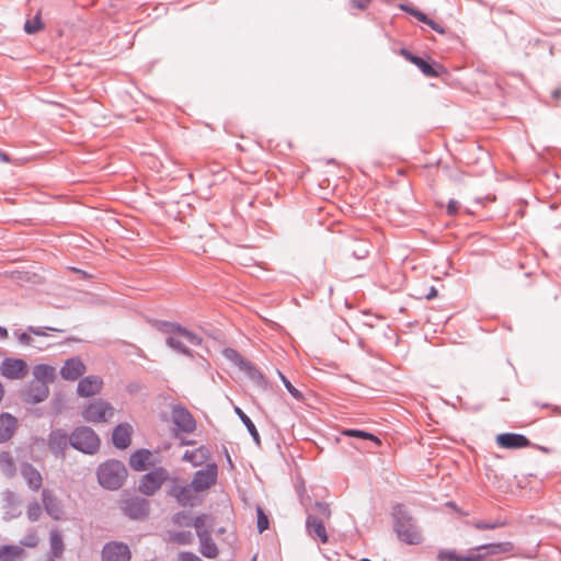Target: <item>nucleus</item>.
<instances>
[{
    "mask_svg": "<svg viewBox=\"0 0 561 561\" xmlns=\"http://www.w3.org/2000/svg\"><path fill=\"white\" fill-rule=\"evenodd\" d=\"M393 520V529L402 542L407 545H419L422 542V533L414 518L403 505L398 504L394 506Z\"/></svg>",
    "mask_w": 561,
    "mask_h": 561,
    "instance_id": "1",
    "label": "nucleus"
},
{
    "mask_svg": "<svg viewBox=\"0 0 561 561\" xmlns=\"http://www.w3.org/2000/svg\"><path fill=\"white\" fill-rule=\"evenodd\" d=\"M331 517V510L328 503L316 502L311 508H307L306 531L309 537L319 540L321 543L329 541L324 522Z\"/></svg>",
    "mask_w": 561,
    "mask_h": 561,
    "instance_id": "2",
    "label": "nucleus"
},
{
    "mask_svg": "<svg viewBox=\"0 0 561 561\" xmlns=\"http://www.w3.org/2000/svg\"><path fill=\"white\" fill-rule=\"evenodd\" d=\"M98 481L106 490H118L127 478V470L119 460L111 459L102 462L96 470Z\"/></svg>",
    "mask_w": 561,
    "mask_h": 561,
    "instance_id": "3",
    "label": "nucleus"
},
{
    "mask_svg": "<svg viewBox=\"0 0 561 561\" xmlns=\"http://www.w3.org/2000/svg\"><path fill=\"white\" fill-rule=\"evenodd\" d=\"M69 440L72 448L87 455L96 454L101 445L99 435L89 426L76 427Z\"/></svg>",
    "mask_w": 561,
    "mask_h": 561,
    "instance_id": "4",
    "label": "nucleus"
},
{
    "mask_svg": "<svg viewBox=\"0 0 561 561\" xmlns=\"http://www.w3.org/2000/svg\"><path fill=\"white\" fill-rule=\"evenodd\" d=\"M514 546L510 541L492 542L477 546L465 556V561H484L488 556L507 553Z\"/></svg>",
    "mask_w": 561,
    "mask_h": 561,
    "instance_id": "5",
    "label": "nucleus"
},
{
    "mask_svg": "<svg viewBox=\"0 0 561 561\" xmlns=\"http://www.w3.org/2000/svg\"><path fill=\"white\" fill-rule=\"evenodd\" d=\"M113 407L102 400L96 399L90 402L81 412L82 419L89 423H104L113 416Z\"/></svg>",
    "mask_w": 561,
    "mask_h": 561,
    "instance_id": "6",
    "label": "nucleus"
},
{
    "mask_svg": "<svg viewBox=\"0 0 561 561\" xmlns=\"http://www.w3.org/2000/svg\"><path fill=\"white\" fill-rule=\"evenodd\" d=\"M168 478V470L163 467H157L141 477L138 490L146 496L154 495Z\"/></svg>",
    "mask_w": 561,
    "mask_h": 561,
    "instance_id": "7",
    "label": "nucleus"
},
{
    "mask_svg": "<svg viewBox=\"0 0 561 561\" xmlns=\"http://www.w3.org/2000/svg\"><path fill=\"white\" fill-rule=\"evenodd\" d=\"M121 510L129 519H145L149 515L150 503L145 497L127 496L122 500Z\"/></svg>",
    "mask_w": 561,
    "mask_h": 561,
    "instance_id": "8",
    "label": "nucleus"
},
{
    "mask_svg": "<svg viewBox=\"0 0 561 561\" xmlns=\"http://www.w3.org/2000/svg\"><path fill=\"white\" fill-rule=\"evenodd\" d=\"M169 494L183 507H194L201 502L199 492L191 482L187 484L174 482L170 488Z\"/></svg>",
    "mask_w": 561,
    "mask_h": 561,
    "instance_id": "9",
    "label": "nucleus"
},
{
    "mask_svg": "<svg viewBox=\"0 0 561 561\" xmlns=\"http://www.w3.org/2000/svg\"><path fill=\"white\" fill-rule=\"evenodd\" d=\"M172 422L175 426L176 434H191L196 428V422L191 412L182 404H176L171 410Z\"/></svg>",
    "mask_w": 561,
    "mask_h": 561,
    "instance_id": "10",
    "label": "nucleus"
},
{
    "mask_svg": "<svg viewBox=\"0 0 561 561\" xmlns=\"http://www.w3.org/2000/svg\"><path fill=\"white\" fill-rule=\"evenodd\" d=\"M217 478L218 467L215 462H209L194 473L191 483L201 493L211 488L217 482Z\"/></svg>",
    "mask_w": 561,
    "mask_h": 561,
    "instance_id": "11",
    "label": "nucleus"
},
{
    "mask_svg": "<svg viewBox=\"0 0 561 561\" xmlns=\"http://www.w3.org/2000/svg\"><path fill=\"white\" fill-rule=\"evenodd\" d=\"M0 371L7 379H21L27 375V364L21 358L7 357L1 363Z\"/></svg>",
    "mask_w": 561,
    "mask_h": 561,
    "instance_id": "12",
    "label": "nucleus"
},
{
    "mask_svg": "<svg viewBox=\"0 0 561 561\" xmlns=\"http://www.w3.org/2000/svg\"><path fill=\"white\" fill-rule=\"evenodd\" d=\"M102 561H129L131 558L129 547L119 541H111L103 546Z\"/></svg>",
    "mask_w": 561,
    "mask_h": 561,
    "instance_id": "13",
    "label": "nucleus"
},
{
    "mask_svg": "<svg viewBox=\"0 0 561 561\" xmlns=\"http://www.w3.org/2000/svg\"><path fill=\"white\" fill-rule=\"evenodd\" d=\"M42 503L45 512L53 519L59 520L64 514L61 501L49 489L42 490Z\"/></svg>",
    "mask_w": 561,
    "mask_h": 561,
    "instance_id": "14",
    "label": "nucleus"
},
{
    "mask_svg": "<svg viewBox=\"0 0 561 561\" xmlns=\"http://www.w3.org/2000/svg\"><path fill=\"white\" fill-rule=\"evenodd\" d=\"M222 355L226 359L231 362L233 365L238 366L242 371L247 373L250 377L255 378L256 376L261 377V374L256 370V368L247 360L238 351L231 347H226L222 350Z\"/></svg>",
    "mask_w": 561,
    "mask_h": 561,
    "instance_id": "15",
    "label": "nucleus"
},
{
    "mask_svg": "<svg viewBox=\"0 0 561 561\" xmlns=\"http://www.w3.org/2000/svg\"><path fill=\"white\" fill-rule=\"evenodd\" d=\"M70 435H68L62 430H54L48 435V448L50 453H53L55 456L64 457L65 450L67 449L68 445H70L69 440Z\"/></svg>",
    "mask_w": 561,
    "mask_h": 561,
    "instance_id": "16",
    "label": "nucleus"
},
{
    "mask_svg": "<svg viewBox=\"0 0 561 561\" xmlns=\"http://www.w3.org/2000/svg\"><path fill=\"white\" fill-rule=\"evenodd\" d=\"M401 54L402 56H404L405 59L417 66L426 77L436 78L439 75L446 72V69L443 66L436 65V67H434L424 59L412 55L410 51L405 49H403Z\"/></svg>",
    "mask_w": 561,
    "mask_h": 561,
    "instance_id": "17",
    "label": "nucleus"
},
{
    "mask_svg": "<svg viewBox=\"0 0 561 561\" xmlns=\"http://www.w3.org/2000/svg\"><path fill=\"white\" fill-rule=\"evenodd\" d=\"M85 373V365L79 357L68 358L60 368V375L65 380H77Z\"/></svg>",
    "mask_w": 561,
    "mask_h": 561,
    "instance_id": "18",
    "label": "nucleus"
},
{
    "mask_svg": "<svg viewBox=\"0 0 561 561\" xmlns=\"http://www.w3.org/2000/svg\"><path fill=\"white\" fill-rule=\"evenodd\" d=\"M20 472L31 491L36 492L41 489L43 484V477L32 463L22 462L20 466Z\"/></svg>",
    "mask_w": 561,
    "mask_h": 561,
    "instance_id": "19",
    "label": "nucleus"
},
{
    "mask_svg": "<svg viewBox=\"0 0 561 561\" xmlns=\"http://www.w3.org/2000/svg\"><path fill=\"white\" fill-rule=\"evenodd\" d=\"M499 446L507 449L524 448L530 445L529 439L523 434L503 433L496 436Z\"/></svg>",
    "mask_w": 561,
    "mask_h": 561,
    "instance_id": "20",
    "label": "nucleus"
},
{
    "mask_svg": "<svg viewBox=\"0 0 561 561\" xmlns=\"http://www.w3.org/2000/svg\"><path fill=\"white\" fill-rule=\"evenodd\" d=\"M103 381L98 376H87L78 382L77 392L80 397H92L99 393L102 389Z\"/></svg>",
    "mask_w": 561,
    "mask_h": 561,
    "instance_id": "21",
    "label": "nucleus"
},
{
    "mask_svg": "<svg viewBox=\"0 0 561 561\" xmlns=\"http://www.w3.org/2000/svg\"><path fill=\"white\" fill-rule=\"evenodd\" d=\"M133 427L128 423H119L113 431L112 442L118 449H126L131 442Z\"/></svg>",
    "mask_w": 561,
    "mask_h": 561,
    "instance_id": "22",
    "label": "nucleus"
},
{
    "mask_svg": "<svg viewBox=\"0 0 561 561\" xmlns=\"http://www.w3.org/2000/svg\"><path fill=\"white\" fill-rule=\"evenodd\" d=\"M49 388L46 382L32 380L26 390V401L32 403H39L47 399Z\"/></svg>",
    "mask_w": 561,
    "mask_h": 561,
    "instance_id": "23",
    "label": "nucleus"
},
{
    "mask_svg": "<svg viewBox=\"0 0 561 561\" xmlns=\"http://www.w3.org/2000/svg\"><path fill=\"white\" fill-rule=\"evenodd\" d=\"M16 427V419L9 413L0 414V443L9 440Z\"/></svg>",
    "mask_w": 561,
    "mask_h": 561,
    "instance_id": "24",
    "label": "nucleus"
},
{
    "mask_svg": "<svg viewBox=\"0 0 561 561\" xmlns=\"http://www.w3.org/2000/svg\"><path fill=\"white\" fill-rule=\"evenodd\" d=\"M210 453L205 446H199L194 450H186L182 457V460L192 463L194 467L202 466L208 460Z\"/></svg>",
    "mask_w": 561,
    "mask_h": 561,
    "instance_id": "25",
    "label": "nucleus"
},
{
    "mask_svg": "<svg viewBox=\"0 0 561 561\" xmlns=\"http://www.w3.org/2000/svg\"><path fill=\"white\" fill-rule=\"evenodd\" d=\"M25 551L21 546L3 545L0 547V561H23Z\"/></svg>",
    "mask_w": 561,
    "mask_h": 561,
    "instance_id": "26",
    "label": "nucleus"
},
{
    "mask_svg": "<svg viewBox=\"0 0 561 561\" xmlns=\"http://www.w3.org/2000/svg\"><path fill=\"white\" fill-rule=\"evenodd\" d=\"M151 453L148 449H138L129 457V466L135 471H144L147 469Z\"/></svg>",
    "mask_w": 561,
    "mask_h": 561,
    "instance_id": "27",
    "label": "nucleus"
},
{
    "mask_svg": "<svg viewBox=\"0 0 561 561\" xmlns=\"http://www.w3.org/2000/svg\"><path fill=\"white\" fill-rule=\"evenodd\" d=\"M56 370L53 366L46 364H38L33 367L34 381L51 382L55 378Z\"/></svg>",
    "mask_w": 561,
    "mask_h": 561,
    "instance_id": "28",
    "label": "nucleus"
},
{
    "mask_svg": "<svg viewBox=\"0 0 561 561\" xmlns=\"http://www.w3.org/2000/svg\"><path fill=\"white\" fill-rule=\"evenodd\" d=\"M192 526L195 528L198 538L211 535L213 524L210 523V517L207 514L197 515L194 518Z\"/></svg>",
    "mask_w": 561,
    "mask_h": 561,
    "instance_id": "29",
    "label": "nucleus"
},
{
    "mask_svg": "<svg viewBox=\"0 0 561 561\" xmlns=\"http://www.w3.org/2000/svg\"><path fill=\"white\" fill-rule=\"evenodd\" d=\"M198 539L201 554L207 559H215L219 553V549L213 540L211 535H207Z\"/></svg>",
    "mask_w": 561,
    "mask_h": 561,
    "instance_id": "30",
    "label": "nucleus"
},
{
    "mask_svg": "<svg viewBox=\"0 0 561 561\" xmlns=\"http://www.w3.org/2000/svg\"><path fill=\"white\" fill-rule=\"evenodd\" d=\"M49 543L51 558H60L65 550L62 536L58 529L53 528L49 533Z\"/></svg>",
    "mask_w": 561,
    "mask_h": 561,
    "instance_id": "31",
    "label": "nucleus"
},
{
    "mask_svg": "<svg viewBox=\"0 0 561 561\" xmlns=\"http://www.w3.org/2000/svg\"><path fill=\"white\" fill-rule=\"evenodd\" d=\"M0 469L2 473L9 479L16 474L15 461L10 453H0Z\"/></svg>",
    "mask_w": 561,
    "mask_h": 561,
    "instance_id": "32",
    "label": "nucleus"
},
{
    "mask_svg": "<svg viewBox=\"0 0 561 561\" xmlns=\"http://www.w3.org/2000/svg\"><path fill=\"white\" fill-rule=\"evenodd\" d=\"M184 340L180 335H170L165 339V344L185 356H192L190 348L184 344Z\"/></svg>",
    "mask_w": 561,
    "mask_h": 561,
    "instance_id": "33",
    "label": "nucleus"
},
{
    "mask_svg": "<svg viewBox=\"0 0 561 561\" xmlns=\"http://www.w3.org/2000/svg\"><path fill=\"white\" fill-rule=\"evenodd\" d=\"M236 414L239 416L241 422L247 427L248 432L252 436L253 440L259 445L260 444V435L251 419L238 407L234 408Z\"/></svg>",
    "mask_w": 561,
    "mask_h": 561,
    "instance_id": "34",
    "label": "nucleus"
},
{
    "mask_svg": "<svg viewBox=\"0 0 561 561\" xmlns=\"http://www.w3.org/2000/svg\"><path fill=\"white\" fill-rule=\"evenodd\" d=\"M169 540L178 545H190L193 540L191 531H172L169 533Z\"/></svg>",
    "mask_w": 561,
    "mask_h": 561,
    "instance_id": "35",
    "label": "nucleus"
},
{
    "mask_svg": "<svg viewBox=\"0 0 561 561\" xmlns=\"http://www.w3.org/2000/svg\"><path fill=\"white\" fill-rule=\"evenodd\" d=\"M44 27L41 13L38 12L32 20H27L24 24V30L27 34H35Z\"/></svg>",
    "mask_w": 561,
    "mask_h": 561,
    "instance_id": "36",
    "label": "nucleus"
},
{
    "mask_svg": "<svg viewBox=\"0 0 561 561\" xmlns=\"http://www.w3.org/2000/svg\"><path fill=\"white\" fill-rule=\"evenodd\" d=\"M343 435L351 436V437H359V438L370 439L376 445H380L381 444L380 439L376 435H374L373 433L360 431V430H345V431H343Z\"/></svg>",
    "mask_w": 561,
    "mask_h": 561,
    "instance_id": "37",
    "label": "nucleus"
},
{
    "mask_svg": "<svg viewBox=\"0 0 561 561\" xmlns=\"http://www.w3.org/2000/svg\"><path fill=\"white\" fill-rule=\"evenodd\" d=\"M193 520L188 512H179L172 517V523L179 527H190Z\"/></svg>",
    "mask_w": 561,
    "mask_h": 561,
    "instance_id": "38",
    "label": "nucleus"
},
{
    "mask_svg": "<svg viewBox=\"0 0 561 561\" xmlns=\"http://www.w3.org/2000/svg\"><path fill=\"white\" fill-rule=\"evenodd\" d=\"M178 335H180L185 342H187L191 345L196 346L202 343V339L197 334L183 327H181Z\"/></svg>",
    "mask_w": 561,
    "mask_h": 561,
    "instance_id": "39",
    "label": "nucleus"
},
{
    "mask_svg": "<svg viewBox=\"0 0 561 561\" xmlns=\"http://www.w3.org/2000/svg\"><path fill=\"white\" fill-rule=\"evenodd\" d=\"M180 329L181 325L174 322L162 321L158 324V330L164 334H168V336L178 335Z\"/></svg>",
    "mask_w": 561,
    "mask_h": 561,
    "instance_id": "40",
    "label": "nucleus"
},
{
    "mask_svg": "<svg viewBox=\"0 0 561 561\" xmlns=\"http://www.w3.org/2000/svg\"><path fill=\"white\" fill-rule=\"evenodd\" d=\"M26 515L31 522H36L39 519L42 515V507L37 501H32L28 503L26 508Z\"/></svg>",
    "mask_w": 561,
    "mask_h": 561,
    "instance_id": "41",
    "label": "nucleus"
},
{
    "mask_svg": "<svg viewBox=\"0 0 561 561\" xmlns=\"http://www.w3.org/2000/svg\"><path fill=\"white\" fill-rule=\"evenodd\" d=\"M39 542L36 530L31 529L21 540L20 545L27 548H35Z\"/></svg>",
    "mask_w": 561,
    "mask_h": 561,
    "instance_id": "42",
    "label": "nucleus"
},
{
    "mask_svg": "<svg viewBox=\"0 0 561 561\" xmlns=\"http://www.w3.org/2000/svg\"><path fill=\"white\" fill-rule=\"evenodd\" d=\"M438 561H465V556L458 554L454 550H440L437 554Z\"/></svg>",
    "mask_w": 561,
    "mask_h": 561,
    "instance_id": "43",
    "label": "nucleus"
},
{
    "mask_svg": "<svg viewBox=\"0 0 561 561\" xmlns=\"http://www.w3.org/2000/svg\"><path fill=\"white\" fill-rule=\"evenodd\" d=\"M277 374L284 385V387L286 388V390L297 400H300L302 399V393L297 389L295 388L291 382L279 371L277 370Z\"/></svg>",
    "mask_w": 561,
    "mask_h": 561,
    "instance_id": "44",
    "label": "nucleus"
},
{
    "mask_svg": "<svg viewBox=\"0 0 561 561\" xmlns=\"http://www.w3.org/2000/svg\"><path fill=\"white\" fill-rule=\"evenodd\" d=\"M256 514H257L256 527H257L259 533L261 534L267 529L268 518L264 514L263 510L260 506L256 508Z\"/></svg>",
    "mask_w": 561,
    "mask_h": 561,
    "instance_id": "45",
    "label": "nucleus"
},
{
    "mask_svg": "<svg viewBox=\"0 0 561 561\" xmlns=\"http://www.w3.org/2000/svg\"><path fill=\"white\" fill-rule=\"evenodd\" d=\"M504 525H505V523L501 522V520H495V522H492V523H484V522H474V523H472V526L476 529H479V530L495 529V528H499V527H503Z\"/></svg>",
    "mask_w": 561,
    "mask_h": 561,
    "instance_id": "46",
    "label": "nucleus"
},
{
    "mask_svg": "<svg viewBox=\"0 0 561 561\" xmlns=\"http://www.w3.org/2000/svg\"><path fill=\"white\" fill-rule=\"evenodd\" d=\"M400 9L405 11V12H408V13H410L414 18H416L420 22H423V23L427 22L428 18L423 12H421L420 10L411 8V7L407 5V4H400Z\"/></svg>",
    "mask_w": 561,
    "mask_h": 561,
    "instance_id": "47",
    "label": "nucleus"
},
{
    "mask_svg": "<svg viewBox=\"0 0 561 561\" xmlns=\"http://www.w3.org/2000/svg\"><path fill=\"white\" fill-rule=\"evenodd\" d=\"M13 334L16 336L18 341L20 344L24 345V346H30L32 345V337H31V333L27 332H20V331H14Z\"/></svg>",
    "mask_w": 561,
    "mask_h": 561,
    "instance_id": "48",
    "label": "nucleus"
},
{
    "mask_svg": "<svg viewBox=\"0 0 561 561\" xmlns=\"http://www.w3.org/2000/svg\"><path fill=\"white\" fill-rule=\"evenodd\" d=\"M45 330H51V331H58V332L61 331V330L54 329V328H50V327H45V328L33 327V325L27 327L28 333L34 334L36 336H45L46 335Z\"/></svg>",
    "mask_w": 561,
    "mask_h": 561,
    "instance_id": "49",
    "label": "nucleus"
},
{
    "mask_svg": "<svg viewBox=\"0 0 561 561\" xmlns=\"http://www.w3.org/2000/svg\"><path fill=\"white\" fill-rule=\"evenodd\" d=\"M28 159H31V157H22V158L11 159L8 153L0 150V161H2V162L13 161L15 163H22L24 161H27Z\"/></svg>",
    "mask_w": 561,
    "mask_h": 561,
    "instance_id": "50",
    "label": "nucleus"
},
{
    "mask_svg": "<svg viewBox=\"0 0 561 561\" xmlns=\"http://www.w3.org/2000/svg\"><path fill=\"white\" fill-rule=\"evenodd\" d=\"M179 561H202L195 553L185 551L179 554Z\"/></svg>",
    "mask_w": 561,
    "mask_h": 561,
    "instance_id": "51",
    "label": "nucleus"
},
{
    "mask_svg": "<svg viewBox=\"0 0 561 561\" xmlns=\"http://www.w3.org/2000/svg\"><path fill=\"white\" fill-rule=\"evenodd\" d=\"M459 207H460V204H459V202H458V201H456V199H450V201L448 202V205H447V213H448V215H451V216H453V215H456V214H457V211H458V209H459Z\"/></svg>",
    "mask_w": 561,
    "mask_h": 561,
    "instance_id": "52",
    "label": "nucleus"
},
{
    "mask_svg": "<svg viewBox=\"0 0 561 561\" xmlns=\"http://www.w3.org/2000/svg\"><path fill=\"white\" fill-rule=\"evenodd\" d=\"M351 1H352L353 7H355L356 9H359V10H364L370 4L371 0H351Z\"/></svg>",
    "mask_w": 561,
    "mask_h": 561,
    "instance_id": "53",
    "label": "nucleus"
},
{
    "mask_svg": "<svg viewBox=\"0 0 561 561\" xmlns=\"http://www.w3.org/2000/svg\"><path fill=\"white\" fill-rule=\"evenodd\" d=\"M425 24H427L430 27H432L434 31H436L440 34L445 33L444 27L431 19H427V22H425Z\"/></svg>",
    "mask_w": 561,
    "mask_h": 561,
    "instance_id": "54",
    "label": "nucleus"
},
{
    "mask_svg": "<svg viewBox=\"0 0 561 561\" xmlns=\"http://www.w3.org/2000/svg\"><path fill=\"white\" fill-rule=\"evenodd\" d=\"M4 500L8 501V502H13V501L16 500V496H15V494L12 491L7 490L4 492Z\"/></svg>",
    "mask_w": 561,
    "mask_h": 561,
    "instance_id": "55",
    "label": "nucleus"
},
{
    "mask_svg": "<svg viewBox=\"0 0 561 561\" xmlns=\"http://www.w3.org/2000/svg\"><path fill=\"white\" fill-rule=\"evenodd\" d=\"M436 296H437V290L434 287H431L425 297L427 299H433Z\"/></svg>",
    "mask_w": 561,
    "mask_h": 561,
    "instance_id": "56",
    "label": "nucleus"
},
{
    "mask_svg": "<svg viewBox=\"0 0 561 561\" xmlns=\"http://www.w3.org/2000/svg\"><path fill=\"white\" fill-rule=\"evenodd\" d=\"M8 337V330L4 327H0V339H7Z\"/></svg>",
    "mask_w": 561,
    "mask_h": 561,
    "instance_id": "57",
    "label": "nucleus"
},
{
    "mask_svg": "<svg viewBox=\"0 0 561 561\" xmlns=\"http://www.w3.org/2000/svg\"><path fill=\"white\" fill-rule=\"evenodd\" d=\"M477 148L482 152L483 156H485V158L488 159V152L483 151L481 146L478 145Z\"/></svg>",
    "mask_w": 561,
    "mask_h": 561,
    "instance_id": "58",
    "label": "nucleus"
},
{
    "mask_svg": "<svg viewBox=\"0 0 561 561\" xmlns=\"http://www.w3.org/2000/svg\"><path fill=\"white\" fill-rule=\"evenodd\" d=\"M181 444H182V445H191V444H192V442H191V440H182V442H181Z\"/></svg>",
    "mask_w": 561,
    "mask_h": 561,
    "instance_id": "59",
    "label": "nucleus"
},
{
    "mask_svg": "<svg viewBox=\"0 0 561 561\" xmlns=\"http://www.w3.org/2000/svg\"><path fill=\"white\" fill-rule=\"evenodd\" d=\"M367 254V251H363V253L360 255H358V257H364L365 255Z\"/></svg>",
    "mask_w": 561,
    "mask_h": 561,
    "instance_id": "60",
    "label": "nucleus"
},
{
    "mask_svg": "<svg viewBox=\"0 0 561 561\" xmlns=\"http://www.w3.org/2000/svg\"><path fill=\"white\" fill-rule=\"evenodd\" d=\"M44 561H54V559L51 557H48Z\"/></svg>",
    "mask_w": 561,
    "mask_h": 561,
    "instance_id": "61",
    "label": "nucleus"
},
{
    "mask_svg": "<svg viewBox=\"0 0 561 561\" xmlns=\"http://www.w3.org/2000/svg\"><path fill=\"white\" fill-rule=\"evenodd\" d=\"M327 162H328V163H334L335 161H334V159H330V160H328Z\"/></svg>",
    "mask_w": 561,
    "mask_h": 561,
    "instance_id": "62",
    "label": "nucleus"
},
{
    "mask_svg": "<svg viewBox=\"0 0 561 561\" xmlns=\"http://www.w3.org/2000/svg\"><path fill=\"white\" fill-rule=\"evenodd\" d=\"M359 561H371V560H369V559H367V558H363V559H360Z\"/></svg>",
    "mask_w": 561,
    "mask_h": 561,
    "instance_id": "63",
    "label": "nucleus"
},
{
    "mask_svg": "<svg viewBox=\"0 0 561 561\" xmlns=\"http://www.w3.org/2000/svg\"><path fill=\"white\" fill-rule=\"evenodd\" d=\"M240 150H244L240 144L237 145Z\"/></svg>",
    "mask_w": 561,
    "mask_h": 561,
    "instance_id": "64",
    "label": "nucleus"
}]
</instances>
